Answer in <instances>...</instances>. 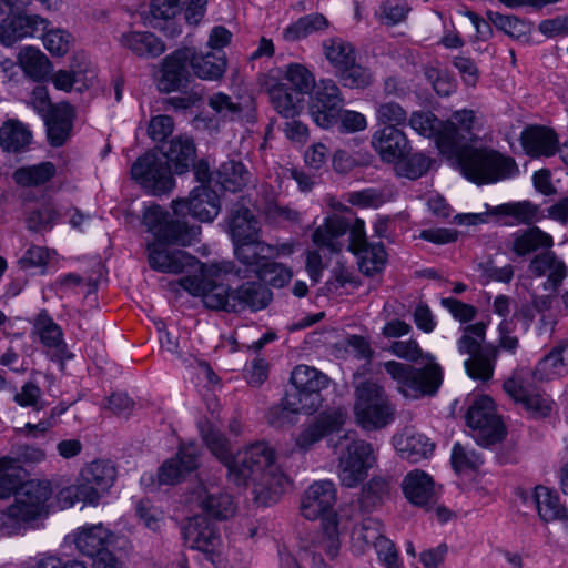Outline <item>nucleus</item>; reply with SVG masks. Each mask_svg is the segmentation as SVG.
Here are the masks:
<instances>
[{
	"instance_id": "obj_64",
	"label": "nucleus",
	"mask_w": 568,
	"mask_h": 568,
	"mask_svg": "<svg viewBox=\"0 0 568 568\" xmlns=\"http://www.w3.org/2000/svg\"><path fill=\"white\" fill-rule=\"evenodd\" d=\"M41 37H43L44 47L53 55L62 57L70 49L71 37L63 30H50L45 34L42 33Z\"/></svg>"
},
{
	"instance_id": "obj_63",
	"label": "nucleus",
	"mask_w": 568,
	"mask_h": 568,
	"mask_svg": "<svg viewBox=\"0 0 568 568\" xmlns=\"http://www.w3.org/2000/svg\"><path fill=\"white\" fill-rule=\"evenodd\" d=\"M32 521L24 519L19 506L11 505L4 511H0V530L6 535L18 534L23 524Z\"/></svg>"
},
{
	"instance_id": "obj_7",
	"label": "nucleus",
	"mask_w": 568,
	"mask_h": 568,
	"mask_svg": "<svg viewBox=\"0 0 568 568\" xmlns=\"http://www.w3.org/2000/svg\"><path fill=\"white\" fill-rule=\"evenodd\" d=\"M355 394L354 413L364 429H382L394 419L395 409L378 384L364 382L356 387Z\"/></svg>"
},
{
	"instance_id": "obj_29",
	"label": "nucleus",
	"mask_w": 568,
	"mask_h": 568,
	"mask_svg": "<svg viewBox=\"0 0 568 568\" xmlns=\"http://www.w3.org/2000/svg\"><path fill=\"white\" fill-rule=\"evenodd\" d=\"M40 335L41 342L52 351V359H57L63 365L64 359L72 358V354L67 351V346L62 341L61 328L53 323L45 312H41L34 324Z\"/></svg>"
},
{
	"instance_id": "obj_46",
	"label": "nucleus",
	"mask_w": 568,
	"mask_h": 568,
	"mask_svg": "<svg viewBox=\"0 0 568 568\" xmlns=\"http://www.w3.org/2000/svg\"><path fill=\"white\" fill-rule=\"evenodd\" d=\"M551 245L552 239L550 235L538 227H531L514 240L513 251L517 255L524 256L539 248H549Z\"/></svg>"
},
{
	"instance_id": "obj_1",
	"label": "nucleus",
	"mask_w": 568,
	"mask_h": 568,
	"mask_svg": "<svg viewBox=\"0 0 568 568\" xmlns=\"http://www.w3.org/2000/svg\"><path fill=\"white\" fill-rule=\"evenodd\" d=\"M474 123V111L466 109L456 111L440 128H436V119L429 113L415 112L409 119V125L419 134H436L439 151L455 156L469 181L484 184L510 176L517 171L514 159L494 150L471 148L477 138L473 132Z\"/></svg>"
},
{
	"instance_id": "obj_58",
	"label": "nucleus",
	"mask_w": 568,
	"mask_h": 568,
	"mask_svg": "<svg viewBox=\"0 0 568 568\" xmlns=\"http://www.w3.org/2000/svg\"><path fill=\"white\" fill-rule=\"evenodd\" d=\"M430 163V159L423 153H415L396 162L398 174L412 180L425 174L429 170Z\"/></svg>"
},
{
	"instance_id": "obj_53",
	"label": "nucleus",
	"mask_w": 568,
	"mask_h": 568,
	"mask_svg": "<svg viewBox=\"0 0 568 568\" xmlns=\"http://www.w3.org/2000/svg\"><path fill=\"white\" fill-rule=\"evenodd\" d=\"M336 75L343 87L351 89L363 90L368 88L374 81L371 70L357 64L356 60L347 64L346 68H343Z\"/></svg>"
},
{
	"instance_id": "obj_38",
	"label": "nucleus",
	"mask_w": 568,
	"mask_h": 568,
	"mask_svg": "<svg viewBox=\"0 0 568 568\" xmlns=\"http://www.w3.org/2000/svg\"><path fill=\"white\" fill-rule=\"evenodd\" d=\"M111 534L102 524L83 527L75 538L78 550L88 557H95L106 550L105 545Z\"/></svg>"
},
{
	"instance_id": "obj_47",
	"label": "nucleus",
	"mask_w": 568,
	"mask_h": 568,
	"mask_svg": "<svg viewBox=\"0 0 568 568\" xmlns=\"http://www.w3.org/2000/svg\"><path fill=\"white\" fill-rule=\"evenodd\" d=\"M389 495L388 483L381 477L372 478L363 488L358 498L362 510L372 511L381 506Z\"/></svg>"
},
{
	"instance_id": "obj_44",
	"label": "nucleus",
	"mask_w": 568,
	"mask_h": 568,
	"mask_svg": "<svg viewBox=\"0 0 568 568\" xmlns=\"http://www.w3.org/2000/svg\"><path fill=\"white\" fill-rule=\"evenodd\" d=\"M291 382L307 393L321 394L328 386L329 378L316 368L301 365L292 372Z\"/></svg>"
},
{
	"instance_id": "obj_8",
	"label": "nucleus",
	"mask_w": 568,
	"mask_h": 568,
	"mask_svg": "<svg viewBox=\"0 0 568 568\" xmlns=\"http://www.w3.org/2000/svg\"><path fill=\"white\" fill-rule=\"evenodd\" d=\"M234 256L244 265V268L236 266L231 261L207 265L203 267V274L206 277L234 276L237 278H247L251 273H256V268L273 253V246L265 243L261 235L242 242L233 243Z\"/></svg>"
},
{
	"instance_id": "obj_6",
	"label": "nucleus",
	"mask_w": 568,
	"mask_h": 568,
	"mask_svg": "<svg viewBox=\"0 0 568 568\" xmlns=\"http://www.w3.org/2000/svg\"><path fill=\"white\" fill-rule=\"evenodd\" d=\"M486 327L484 322L467 325L458 342L459 352L470 356L465 362V367L467 374L474 379H490L498 356L497 346L484 344Z\"/></svg>"
},
{
	"instance_id": "obj_26",
	"label": "nucleus",
	"mask_w": 568,
	"mask_h": 568,
	"mask_svg": "<svg viewBox=\"0 0 568 568\" xmlns=\"http://www.w3.org/2000/svg\"><path fill=\"white\" fill-rule=\"evenodd\" d=\"M74 115V109L67 102L55 104L45 115L48 140L52 146L63 145L70 138Z\"/></svg>"
},
{
	"instance_id": "obj_32",
	"label": "nucleus",
	"mask_w": 568,
	"mask_h": 568,
	"mask_svg": "<svg viewBox=\"0 0 568 568\" xmlns=\"http://www.w3.org/2000/svg\"><path fill=\"white\" fill-rule=\"evenodd\" d=\"M192 55L191 69L200 79L220 80L226 70V59L222 53L197 52L194 48H190Z\"/></svg>"
},
{
	"instance_id": "obj_61",
	"label": "nucleus",
	"mask_w": 568,
	"mask_h": 568,
	"mask_svg": "<svg viewBox=\"0 0 568 568\" xmlns=\"http://www.w3.org/2000/svg\"><path fill=\"white\" fill-rule=\"evenodd\" d=\"M538 207L529 202L504 204L494 209L493 213L510 215L521 223H531L537 216Z\"/></svg>"
},
{
	"instance_id": "obj_27",
	"label": "nucleus",
	"mask_w": 568,
	"mask_h": 568,
	"mask_svg": "<svg viewBox=\"0 0 568 568\" xmlns=\"http://www.w3.org/2000/svg\"><path fill=\"white\" fill-rule=\"evenodd\" d=\"M405 497L414 505L429 507L437 500L433 478L423 470L408 473L403 481Z\"/></svg>"
},
{
	"instance_id": "obj_24",
	"label": "nucleus",
	"mask_w": 568,
	"mask_h": 568,
	"mask_svg": "<svg viewBox=\"0 0 568 568\" xmlns=\"http://www.w3.org/2000/svg\"><path fill=\"white\" fill-rule=\"evenodd\" d=\"M184 4L185 0H151L150 14L145 17V23L174 38L181 33V29L173 19L181 12Z\"/></svg>"
},
{
	"instance_id": "obj_11",
	"label": "nucleus",
	"mask_w": 568,
	"mask_h": 568,
	"mask_svg": "<svg viewBox=\"0 0 568 568\" xmlns=\"http://www.w3.org/2000/svg\"><path fill=\"white\" fill-rule=\"evenodd\" d=\"M343 105L344 98L339 87L332 79H323L316 84L311 95L308 112L316 125L329 129L336 124Z\"/></svg>"
},
{
	"instance_id": "obj_34",
	"label": "nucleus",
	"mask_w": 568,
	"mask_h": 568,
	"mask_svg": "<svg viewBox=\"0 0 568 568\" xmlns=\"http://www.w3.org/2000/svg\"><path fill=\"white\" fill-rule=\"evenodd\" d=\"M534 499L542 521L568 520V508L561 505L559 496L547 487L537 486Z\"/></svg>"
},
{
	"instance_id": "obj_21",
	"label": "nucleus",
	"mask_w": 568,
	"mask_h": 568,
	"mask_svg": "<svg viewBox=\"0 0 568 568\" xmlns=\"http://www.w3.org/2000/svg\"><path fill=\"white\" fill-rule=\"evenodd\" d=\"M372 146L381 159L388 163H396L407 158L410 151L405 133L394 125H386L377 130L373 134Z\"/></svg>"
},
{
	"instance_id": "obj_51",
	"label": "nucleus",
	"mask_w": 568,
	"mask_h": 568,
	"mask_svg": "<svg viewBox=\"0 0 568 568\" xmlns=\"http://www.w3.org/2000/svg\"><path fill=\"white\" fill-rule=\"evenodd\" d=\"M328 27L327 19L321 13L307 14L300 18L295 23L284 31V38L295 41L307 37L308 34L324 30Z\"/></svg>"
},
{
	"instance_id": "obj_36",
	"label": "nucleus",
	"mask_w": 568,
	"mask_h": 568,
	"mask_svg": "<svg viewBox=\"0 0 568 568\" xmlns=\"http://www.w3.org/2000/svg\"><path fill=\"white\" fill-rule=\"evenodd\" d=\"M121 43L139 57L155 58L165 51L164 43L151 32L125 33L121 38Z\"/></svg>"
},
{
	"instance_id": "obj_28",
	"label": "nucleus",
	"mask_w": 568,
	"mask_h": 568,
	"mask_svg": "<svg viewBox=\"0 0 568 568\" xmlns=\"http://www.w3.org/2000/svg\"><path fill=\"white\" fill-rule=\"evenodd\" d=\"M227 226L232 243L246 241L261 235L258 220L250 209L241 203L234 204L231 209Z\"/></svg>"
},
{
	"instance_id": "obj_50",
	"label": "nucleus",
	"mask_w": 568,
	"mask_h": 568,
	"mask_svg": "<svg viewBox=\"0 0 568 568\" xmlns=\"http://www.w3.org/2000/svg\"><path fill=\"white\" fill-rule=\"evenodd\" d=\"M487 18L491 24L513 39L527 40L530 33V24L515 16H504L499 12L488 11Z\"/></svg>"
},
{
	"instance_id": "obj_41",
	"label": "nucleus",
	"mask_w": 568,
	"mask_h": 568,
	"mask_svg": "<svg viewBox=\"0 0 568 568\" xmlns=\"http://www.w3.org/2000/svg\"><path fill=\"white\" fill-rule=\"evenodd\" d=\"M26 471L12 458L0 459V499H7L11 495L17 496V491L21 487Z\"/></svg>"
},
{
	"instance_id": "obj_43",
	"label": "nucleus",
	"mask_w": 568,
	"mask_h": 568,
	"mask_svg": "<svg viewBox=\"0 0 568 568\" xmlns=\"http://www.w3.org/2000/svg\"><path fill=\"white\" fill-rule=\"evenodd\" d=\"M55 174V166L51 162L38 165L22 166L14 171L13 179L17 184L30 187L39 186L50 181Z\"/></svg>"
},
{
	"instance_id": "obj_2",
	"label": "nucleus",
	"mask_w": 568,
	"mask_h": 568,
	"mask_svg": "<svg viewBox=\"0 0 568 568\" xmlns=\"http://www.w3.org/2000/svg\"><path fill=\"white\" fill-rule=\"evenodd\" d=\"M227 476L237 486L254 485L256 500H274L290 485L275 463V452L266 442H256L239 452L229 464Z\"/></svg>"
},
{
	"instance_id": "obj_56",
	"label": "nucleus",
	"mask_w": 568,
	"mask_h": 568,
	"mask_svg": "<svg viewBox=\"0 0 568 568\" xmlns=\"http://www.w3.org/2000/svg\"><path fill=\"white\" fill-rule=\"evenodd\" d=\"M285 80L290 89L301 92V95L315 90L316 83L313 74L301 64H291L286 71Z\"/></svg>"
},
{
	"instance_id": "obj_40",
	"label": "nucleus",
	"mask_w": 568,
	"mask_h": 568,
	"mask_svg": "<svg viewBox=\"0 0 568 568\" xmlns=\"http://www.w3.org/2000/svg\"><path fill=\"white\" fill-rule=\"evenodd\" d=\"M351 227V219L339 215L327 217L325 224L317 227L313 233V241L321 246H327L334 252L339 247L333 242L335 239L344 235Z\"/></svg>"
},
{
	"instance_id": "obj_10",
	"label": "nucleus",
	"mask_w": 568,
	"mask_h": 568,
	"mask_svg": "<svg viewBox=\"0 0 568 568\" xmlns=\"http://www.w3.org/2000/svg\"><path fill=\"white\" fill-rule=\"evenodd\" d=\"M466 422L480 446L499 443L505 436L504 425L495 412L493 399L488 396H481L473 403L467 410Z\"/></svg>"
},
{
	"instance_id": "obj_4",
	"label": "nucleus",
	"mask_w": 568,
	"mask_h": 568,
	"mask_svg": "<svg viewBox=\"0 0 568 568\" xmlns=\"http://www.w3.org/2000/svg\"><path fill=\"white\" fill-rule=\"evenodd\" d=\"M389 349L406 361L417 362L422 358L425 362L422 367L395 361L384 364L385 371L397 383V388L404 396L419 398L437 393L443 382L442 368L430 354L423 353L416 341H397Z\"/></svg>"
},
{
	"instance_id": "obj_3",
	"label": "nucleus",
	"mask_w": 568,
	"mask_h": 568,
	"mask_svg": "<svg viewBox=\"0 0 568 568\" xmlns=\"http://www.w3.org/2000/svg\"><path fill=\"white\" fill-rule=\"evenodd\" d=\"M217 277L185 276L181 286L192 295L202 296L207 308L225 312H257L264 310L273 300V293L261 281H247L235 288L216 283Z\"/></svg>"
},
{
	"instance_id": "obj_22",
	"label": "nucleus",
	"mask_w": 568,
	"mask_h": 568,
	"mask_svg": "<svg viewBox=\"0 0 568 568\" xmlns=\"http://www.w3.org/2000/svg\"><path fill=\"white\" fill-rule=\"evenodd\" d=\"M199 467V449L195 445H182L176 455L168 459L159 469V481L175 485Z\"/></svg>"
},
{
	"instance_id": "obj_18",
	"label": "nucleus",
	"mask_w": 568,
	"mask_h": 568,
	"mask_svg": "<svg viewBox=\"0 0 568 568\" xmlns=\"http://www.w3.org/2000/svg\"><path fill=\"white\" fill-rule=\"evenodd\" d=\"M347 417L348 413L344 406L325 409L314 423L300 433L296 446L302 450H308L328 434L341 430Z\"/></svg>"
},
{
	"instance_id": "obj_35",
	"label": "nucleus",
	"mask_w": 568,
	"mask_h": 568,
	"mask_svg": "<svg viewBox=\"0 0 568 568\" xmlns=\"http://www.w3.org/2000/svg\"><path fill=\"white\" fill-rule=\"evenodd\" d=\"M31 139L30 130L18 120H8L0 126V146L6 152L26 151Z\"/></svg>"
},
{
	"instance_id": "obj_37",
	"label": "nucleus",
	"mask_w": 568,
	"mask_h": 568,
	"mask_svg": "<svg viewBox=\"0 0 568 568\" xmlns=\"http://www.w3.org/2000/svg\"><path fill=\"white\" fill-rule=\"evenodd\" d=\"M395 443L402 457L412 463L427 458L434 450V444L423 434L405 432L395 438Z\"/></svg>"
},
{
	"instance_id": "obj_9",
	"label": "nucleus",
	"mask_w": 568,
	"mask_h": 568,
	"mask_svg": "<svg viewBox=\"0 0 568 568\" xmlns=\"http://www.w3.org/2000/svg\"><path fill=\"white\" fill-rule=\"evenodd\" d=\"M132 179L148 192L159 195L174 186L172 169L159 152L149 151L136 159L131 168Z\"/></svg>"
},
{
	"instance_id": "obj_19",
	"label": "nucleus",
	"mask_w": 568,
	"mask_h": 568,
	"mask_svg": "<svg viewBox=\"0 0 568 568\" xmlns=\"http://www.w3.org/2000/svg\"><path fill=\"white\" fill-rule=\"evenodd\" d=\"M52 495L51 485L48 481H23L17 491L14 506H19L24 519L36 520L47 514V501Z\"/></svg>"
},
{
	"instance_id": "obj_39",
	"label": "nucleus",
	"mask_w": 568,
	"mask_h": 568,
	"mask_svg": "<svg viewBox=\"0 0 568 568\" xmlns=\"http://www.w3.org/2000/svg\"><path fill=\"white\" fill-rule=\"evenodd\" d=\"M200 234V226H190L180 219L170 217L162 231L156 232V240L166 244L189 245Z\"/></svg>"
},
{
	"instance_id": "obj_31",
	"label": "nucleus",
	"mask_w": 568,
	"mask_h": 568,
	"mask_svg": "<svg viewBox=\"0 0 568 568\" xmlns=\"http://www.w3.org/2000/svg\"><path fill=\"white\" fill-rule=\"evenodd\" d=\"M521 144L527 154L531 156H550L558 151L557 134L544 126H535L524 131Z\"/></svg>"
},
{
	"instance_id": "obj_54",
	"label": "nucleus",
	"mask_w": 568,
	"mask_h": 568,
	"mask_svg": "<svg viewBox=\"0 0 568 568\" xmlns=\"http://www.w3.org/2000/svg\"><path fill=\"white\" fill-rule=\"evenodd\" d=\"M202 437L212 454L227 467L232 460L233 454L225 436L219 429L209 425L206 428L202 429Z\"/></svg>"
},
{
	"instance_id": "obj_45",
	"label": "nucleus",
	"mask_w": 568,
	"mask_h": 568,
	"mask_svg": "<svg viewBox=\"0 0 568 568\" xmlns=\"http://www.w3.org/2000/svg\"><path fill=\"white\" fill-rule=\"evenodd\" d=\"M257 206L265 214L266 219L271 221H298V212L288 205L281 204L273 191L264 190Z\"/></svg>"
},
{
	"instance_id": "obj_33",
	"label": "nucleus",
	"mask_w": 568,
	"mask_h": 568,
	"mask_svg": "<svg viewBox=\"0 0 568 568\" xmlns=\"http://www.w3.org/2000/svg\"><path fill=\"white\" fill-rule=\"evenodd\" d=\"M270 99L273 108L278 114L286 119H294L303 110L304 97L301 92H294L285 83L273 85L270 91Z\"/></svg>"
},
{
	"instance_id": "obj_17",
	"label": "nucleus",
	"mask_w": 568,
	"mask_h": 568,
	"mask_svg": "<svg viewBox=\"0 0 568 568\" xmlns=\"http://www.w3.org/2000/svg\"><path fill=\"white\" fill-rule=\"evenodd\" d=\"M192 55L190 47L181 48L166 55L162 61L158 88L161 92H172L186 88L191 80Z\"/></svg>"
},
{
	"instance_id": "obj_16",
	"label": "nucleus",
	"mask_w": 568,
	"mask_h": 568,
	"mask_svg": "<svg viewBox=\"0 0 568 568\" xmlns=\"http://www.w3.org/2000/svg\"><path fill=\"white\" fill-rule=\"evenodd\" d=\"M336 503V489L332 481H316L308 487L302 500V515L310 520L321 518L322 524L328 517L337 518L334 510Z\"/></svg>"
},
{
	"instance_id": "obj_42",
	"label": "nucleus",
	"mask_w": 568,
	"mask_h": 568,
	"mask_svg": "<svg viewBox=\"0 0 568 568\" xmlns=\"http://www.w3.org/2000/svg\"><path fill=\"white\" fill-rule=\"evenodd\" d=\"M18 59L26 73L36 80L44 79L52 70L51 62L47 55L33 47L23 48Z\"/></svg>"
},
{
	"instance_id": "obj_25",
	"label": "nucleus",
	"mask_w": 568,
	"mask_h": 568,
	"mask_svg": "<svg viewBox=\"0 0 568 568\" xmlns=\"http://www.w3.org/2000/svg\"><path fill=\"white\" fill-rule=\"evenodd\" d=\"M160 156H163L165 163L173 166L175 174L187 172L196 159V149L192 139L187 136H175L170 142L160 148Z\"/></svg>"
},
{
	"instance_id": "obj_20",
	"label": "nucleus",
	"mask_w": 568,
	"mask_h": 568,
	"mask_svg": "<svg viewBox=\"0 0 568 568\" xmlns=\"http://www.w3.org/2000/svg\"><path fill=\"white\" fill-rule=\"evenodd\" d=\"M183 536L190 548L203 551L210 559L221 544L216 527L203 515H195L187 520Z\"/></svg>"
},
{
	"instance_id": "obj_57",
	"label": "nucleus",
	"mask_w": 568,
	"mask_h": 568,
	"mask_svg": "<svg viewBox=\"0 0 568 568\" xmlns=\"http://www.w3.org/2000/svg\"><path fill=\"white\" fill-rule=\"evenodd\" d=\"M410 8L404 0H385L376 11L378 21L387 27L402 22L408 14Z\"/></svg>"
},
{
	"instance_id": "obj_12",
	"label": "nucleus",
	"mask_w": 568,
	"mask_h": 568,
	"mask_svg": "<svg viewBox=\"0 0 568 568\" xmlns=\"http://www.w3.org/2000/svg\"><path fill=\"white\" fill-rule=\"evenodd\" d=\"M375 456L369 443L362 439H352L346 445V454L341 457L339 479L345 487H355L367 476L373 467Z\"/></svg>"
},
{
	"instance_id": "obj_14",
	"label": "nucleus",
	"mask_w": 568,
	"mask_h": 568,
	"mask_svg": "<svg viewBox=\"0 0 568 568\" xmlns=\"http://www.w3.org/2000/svg\"><path fill=\"white\" fill-rule=\"evenodd\" d=\"M176 216L192 215L201 222L213 221L221 210L217 193L206 184L192 190L187 199H179L172 203Z\"/></svg>"
},
{
	"instance_id": "obj_23",
	"label": "nucleus",
	"mask_w": 568,
	"mask_h": 568,
	"mask_svg": "<svg viewBox=\"0 0 568 568\" xmlns=\"http://www.w3.org/2000/svg\"><path fill=\"white\" fill-rule=\"evenodd\" d=\"M503 388L511 399L523 404L534 416L545 417L550 414L551 406L549 400L540 393L525 385L518 375L514 374L506 379Z\"/></svg>"
},
{
	"instance_id": "obj_59",
	"label": "nucleus",
	"mask_w": 568,
	"mask_h": 568,
	"mask_svg": "<svg viewBox=\"0 0 568 568\" xmlns=\"http://www.w3.org/2000/svg\"><path fill=\"white\" fill-rule=\"evenodd\" d=\"M483 460L478 454L468 449L462 444H455L452 454V466L456 473H462L466 469L476 470Z\"/></svg>"
},
{
	"instance_id": "obj_5",
	"label": "nucleus",
	"mask_w": 568,
	"mask_h": 568,
	"mask_svg": "<svg viewBox=\"0 0 568 568\" xmlns=\"http://www.w3.org/2000/svg\"><path fill=\"white\" fill-rule=\"evenodd\" d=\"M116 479V469L109 460L98 459L85 465L78 481L59 493V501L64 507H71L77 501L98 503L101 493H105Z\"/></svg>"
},
{
	"instance_id": "obj_30",
	"label": "nucleus",
	"mask_w": 568,
	"mask_h": 568,
	"mask_svg": "<svg viewBox=\"0 0 568 568\" xmlns=\"http://www.w3.org/2000/svg\"><path fill=\"white\" fill-rule=\"evenodd\" d=\"M529 271L535 276H542L546 272H549L548 280L544 286L545 290H551L554 293H556L562 280L567 276V267L564 262L549 251L536 255L529 264Z\"/></svg>"
},
{
	"instance_id": "obj_55",
	"label": "nucleus",
	"mask_w": 568,
	"mask_h": 568,
	"mask_svg": "<svg viewBox=\"0 0 568 568\" xmlns=\"http://www.w3.org/2000/svg\"><path fill=\"white\" fill-rule=\"evenodd\" d=\"M256 277L261 283H267L274 287H283L292 278L290 268L277 262L265 261L263 265L256 268Z\"/></svg>"
},
{
	"instance_id": "obj_48",
	"label": "nucleus",
	"mask_w": 568,
	"mask_h": 568,
	"mask_svg": "<svg viewBox=\"0 0 568 568\" xmlns=\"http://www.w3.org/2000/svg\"><path fill=\"white\" fill-rule=\"evenodd\" d=\"M353 253L359 257V270L366 275L382 271L386 263L387 254L382 243H367Z\"/></svg>"
},
{
	"instance_id": "obj_52",
	"label": "nucleus",
	"mask_w": 568,
	"mask_h": 568,
	"mask_svg": "<svg viewBox=\"0 0 568 568\" xmlns=\"http://www.w3.org/2000/svg\"><path fill=\"white\" fill-rule=\"evenodd\" d=\"M324 52L327 60L336 68V73L356 60L354 47L341 39L325 41Z\"/></svg>"
},
{
	"instance_id": "obj_13",
	"label": "nucleus",
	"mask_w": 568,
	"mask_h": 568,
	"mask_svg": "<svg viewBox=\"0 0 568 568\" xmlns=\"http://www.w3.org/2000/svg\"><path fill=\"white\" fill-rule=\"evenodd\" d=\"M166 243L155 241L148 245L149 264L152 268L164 273H182L193 271V276L199 278L206 277L203 274V267L207 265L201 264L194 256L183 250H169Z\"/></svg>"
},
{
	"instance_id": "obj_49",
	"label": "nucleus",
	"mask_w": 568,
	"mask_h": 568,
	"mask_svg": "<svg viewBox=\"0 0 568 568\" xmlns=\"http://www.w3.org/2000/svg\"><path fill=\"white\" fill-rule=\"evenodd\" d=\"M219 174L223 186L233 192L244 187L248 183L251 176L244 164L233 159L221 164Z\"/></svg>"
},
{
	"instance_id": "obj_62",
	"label": "nucleus",
	"mask_w": 568,
	"mask_h": 568,
	"mask_svg": "<svg viewBox=\"0 0 568 568\" xmlns=\"http://www.w3.org/2000/svg\"><path fill=\"white\" fill-rule=\"evenodd\" d=\"M58 216V212L51 205H43L41 209L30 213L27 219L28 229L36 232L48 230Z\"/></svg>"
},
{
	"instance_id": "obj_60",
	"label": "nucleus",
	"mask_w": 568,
	"mask_h": 568,
	"mask_svg": "<svg viewBox=\"0 0 568 568\" xmlns=\"http://www.w3.org/2000/svg\"><path fill=\"white\" fill-rule=\"evenodd\" d=\"M326 520L327 521L322 524L323 535L320 540V546L331 559H334L339 551L337 518L328 517Z\"/></svg>"
},
{
	"instance_id": "obj_15",
	"label": "nucleus",
	"mask_w": 568,
	"mask_h": 568,
	"mask_svg": "<svg viewBox=\"0 0 568 568\" xmlns=\"http://www.w3.org/2000/svg\"><path fill=\"white\" fill-rule=\"evenodd\" d=\"M191 503L203 511V516L224 520L234 516L236 506L233 497L222 493L213 481L205 484L200 480L196 489L191 494Z\"/></svg>"
}]
</instances>
